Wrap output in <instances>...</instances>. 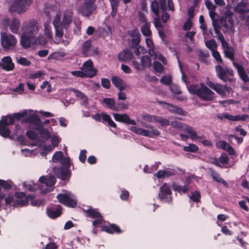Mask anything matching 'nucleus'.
Segmentation results:
<instances>
[{
	"label": "nucleus",
	"instance_id": "nucleus-1",
	"mask_svg": "<svg viewBox=\"0 0 249 249\" xmlns=\"http://www.w3.org/2000/svg\"><path fill=\"white\" fill-rule=\"evenodd\" d=\"M39 30L37 22L35 20L25 21L22 26V34L20 43L24 48L30 47L37 42L35 36Z\"/></svg>",
	"mask_w": 249,
	"mask_h": 249
},
{
	"label": "nucleus",
	"instance_id": "nucleus-2",
	"mask_svg": "<svg viewBox=\"0 0 249 249\" xmlns=\"http://www.w3.org/2000/svg\"><path fill=\"white\" fill-rule=\"evenodd\" d=\"M55 178L52 175L42 176L39 178L41 187L34 183L33 181L24 182L23 183V186L30 192L35 191L37 189H40L41 190L42 193L46 194L53 191V186L55 184Z\"/></svg>",
	"mask_w": 249,
	"mask_h": 249
},
{
	"label": "nucleus",
	"instance_id": "nucleus-3",
	"mask_svg": "<svg viewBox=\"0 0 249 249\" xmlns=\"http://www.w3.org/2000/svg\"><path fill=\"white\" fill-rule=\"evenodd\" d=\"M189 93L197 95L203 101H211L214 99L215 93L204 83L187 86Z\"/></svg>",
	"mask_w": 249,
	"mask_h": 249
},
{
	"label": "nucleus",
	"instance_id": "nucleus-4",
	"mask_svg": "<svg viewBox=\"0 0 249 249\" xmlns=\"http://www.w3.org/2000/svg\"><path fill=\"white\" fill-rule=\"evenodd\" d=\"M145 127L147 129H145L136 126H132L129 129L136 134L151 138L160 135V132L152 125H145Z\"/></svg>",
	"mask_w": 249,
	"mask_h": 249
},
{
	"label": "nucleus",
	"instance_id": "nucleus-5",
	"mask_svg": "<svg viewBox=\"0 0 249 249\" xmlns=\"http://www.w3.org/2000/svg\"><path fill=\"white\" fill-rule=\"evenodd\" d=\"M32 2V0H14L10 6L11 12H17L20 14L27 10Z\"/></svg>",
	"mask_w": 249,
	"mask_h": 249
},
{
	"label": "nucleus",
	"instance_id": "nucleus-6",
	"mask_svg": "<svg viewBox=\"0 0 249 249\" xmlns=\"http://www.w3.org/2000/svg\"><path fill=\"white\" fill-rule=\"evenodd\" d=\"M0 41L2 47L5 50H13L17 43V40L13 35L4 32L0 34Z\"/></svg>",
	"mask_w": 249,
	"mask_h": 249
},
{
	"label": "nucleus",
	"instance_id": "nucleus-7",
	"mask_svg": "<svg viewBox=\"0 0 249 249\" xmlns=\"http://www.w3.org/2000/svg\"><path fill=\"white\" fill-rule=\"evenodd\" d=\"M64 193L58 194L56 197L58 201L66 206L74 207L77 204L75 196L71 192L63 191Z\"/></svg>",
	"mask_w": 249,
	"mask_h": 249
},
{
	"label": "nucleus",
	"instance_id": "nucleus-8",
	"mask_svg": "<svg viewBox=\"0 0 249 249\" xmlns=\"http://www.w3.org/2000/svg\"><path fill=\"white\" fill-rule=\"evenodd\" d=\"M14 123V120L12 116L2 117L0 120V135L5 138L9 137L10 130L7 126L13 124Z\"/></svg>",
	"mask_w": 249,
	"mask_h": 249
},
{
	"label": "nucleus",
	"instance_id": "nucleus-9",
	"mask_svg": "<svg viewBox=\"0 0 249 249\" xmlns=\"http://www.w3.org/2000/svg\"><path fill=\"white\" fill-rule=\"evenodd\" d=\"M182 131L187 133V134L182 133L179 134L181 139L183 141H186L189 138L191 139L192 141H196L201 138V137L197 135L196 131L191 126L186 124L184 125Z\"/></svg>",
	"mask_w": 249,
	"mask_h": 249
},
{
	"label": "nucleus",
	"instance_id": "nucleus-10",
	"mask_svg": "<svg viewBox=\"0 0 249 249\" xmlns=\"http://www.w3.org/2000/svg\"><path fill=\"white\" fill-rule=\"evenodd\" d=\"M215 71L217 76L223 81H231V79L228 77L229 75L233 76V71L231 69L228 67L223 68L220 65H217L215 67Z\"/></svg>",
	"mask_w": 249,
	"mask_h": 249
},
{
	"label": "nucleus",
	"instance_id": "nucleus-11",
	"mask_svg": "<svg viewBox=\"0 0 249 249\" xmlns=\"http://www.w3.org/2000/svg\"><path fill=\"white\" fill-rule=\"evenodd\" d=\"M159 3L160 9L162 11H165L167 9V7L168 9L174 11L175 10L174 5L172 0H159ZM169 18V15L164 12L161 16V19L163 22H165Z\"/></svg>",
	"mask_w": 249,
	"mask_h": 249
},
{
	"label": "nucleus",
	"instance_id": "nucleus-12",
	"mask_svg": "<svg viewBox=\"0 0 249 249\" xmlns=\"http://www.w3.org/2000/svg\"><path fill=\"white\" fill-rule=\"evenodd\" d=\"M81 52L86 56H90L98 53L97 48L91 46V41L88 40L82 45Z\"/></svg>",
	"mask_w": 249,
	"mask_h": 249
},
{
	"label": "nucleus",
	"instance_id": "nucleus-13",
	"mask_svg": "<svg viewBox=\"0 0 249 249\" xmlns=\"http://www.w3.org/2000/svg\"><path fill=\"white\" fill-rule=\"evenodd\" d=\"M82 70L86 77L92 78L97 74V70L93 68V64L91 59H89L82 65Z\"/></svg>",
	"mask_w": 249,
	"mask_h": 249
},
{
	"label": "nucleus",
	"instance_id": "nucleus-14",
	"mask_svg": "<svg viewBox=\"0 0 249 249\" xmlns=\"http://www.w3.org/2000/svg\"><path fill=\"white\" fill-rule=\"evenodd\" d=\"M172 194L170 187L167 183H164L160 188V192L159 193V198L165 202H171L172 201Z\"/></svg>",
	"mask_w": 249,
	"mask_h": 249
},
{
	"label": "nucleus",
	"instance_id": "nucleus-15",
	"mask_svg": "<svg viewBox=\"0 0 249 249\" xmlns=\"http://www.w3.org/2000/svg\"><path fill=\"white\" fill-rule=\"evenodd\" d=\"M2 25L5 27H9L10 31L13 33H17L20 27V21L18 18H14L10 21L9 18H5L2 21Z\"/></svg>",
	"mask_w": 249,
	"mask_h": 249
},
{
	"label": "nucleus",
	"instance_id": "nucleus-16",
	"mask_svg": "<svg viewBox=\"0 0 249 249\" xmlns=\"http://www.w3.org/2000/svg\"><path fill=\"white\" fill-rule=\"evenodd\" d=\"M132 64L137 71H143L146 68H148L151 66V60L149 57L145 55L141 58L140 64L136 61H133Z\"/></svg>",
	"mask_w": 249,
	"mask_h": 249
},
{
	"label": "nucleus",
	"instance_id": "nucleus-17",
	"mask_svg": "<svg viewBox=\"0 0 249 249\" xmlns=\"http://www.w3.org/2000/svg\"><path fill=\"white\" fill-rule=\"evenodd\" d=\"M22 122L34 124L36 126V129H38L41 124L38 116L36 114L32 113V110H28V113L22 120Z\"/></svg>",
	"mask_w": 249,
	"mask_h": 249
},
{
	"label": "nucleus",
	"instance_id": "nucleus-18",
	"mask_svg": "<svg viewBox=\"0 0 249 249\" xmlns=\"http://www.w3.org/2000/svg\"><path fill=\"white\" fill-rule=\"evenodd\" d=\"M206 85L211 89L215 91L222 97H225L226 93L229 92V89L226 86L219 84H214L211 81H207Z\"/></svg>",
	"mask_w": 249,
	"mask_h": 249
},
{
	"label": "nucleus",
	"instance_id": "nucleus-19",
	"mask_svg": "<svg viewBox=\"0 0 249 249\" xmlns=\"http://www.w3.org/2000/svg\"><path fill=\"white\" fill-rule=\"evenodd\" d=\"M93 2L91 1H90L89 3L85 1L84 6H81L78 8L79 13L83 16L89 17L95 9V6L92 4Z\"/></svg>",
	"mask_w": 249,
	"mask_h": 249
},
{
	"label": "nucleus",
	"instance_id": "nucleus-20",
	"mask_svg": "<svg viewBox=\"0 0 249 249\" xmlns=\"http://www.w3.org/2000/svg\"><path fill=\"white\" fill-rule=\"evenodd\" d=\"M0 64L1 69L7 71H11L15 68L14 63L12 62V58L9 56L3 57Z\"/></svg>",
	"mask_w": 249,
	"mask_h": 249
},
{
	"label": "nucleus",
	"instance_id": "nucleus-21",
	"mask_svg": "<svg viewBox=\"0 0 249 249\" xmlns=\"http://www.w3.org/2000/svg\"><path fill=\"white\" fill-rule=\"evenodd\" d=\"M44 34L46 38L48 39L51 43H54L55 44H59L60 41H55L53 40V32L50 23L46 22L44 24Z\"/></svg>",
	"mask_w": 249,
	"mask_h": 249
},
{
	"label": "nucleus",
	"instance_id": "nucleus-22",
	"mask_svg": "<svg viewBox=\"0 0 249 249\" xmlns=\"http://www.w3.org/2000/svg\"><path fill=\"white\" fill-rule=\"evenodd\" d=\"M113 116L116 121L133 125L136 124L135 121L130 119L129 116L126 114L113 113Z\"/></svg>",
	"mask_w": 249,
	"mask_h": 249
},
{
	"label": "nucleus",
	"instance_id": "nucleus-23",
	"mask_svg": "<svg viewBox=\"0 0 249 249\" xmlns=\"http://www.w3.org/2000/svg\"><path fill=\"white\" fill-rule=\"evenodd\" d=\"M235 12L240 14H245L249 12V7L248 3L244 0H241L238 3L235 8Z\"/></svg>",
	"mask_w": 249,
	"mask_h": 249
},
{
	"label": "nucleus",
	"instance_id": "nucleus-24",
	"mask_svg": "<svg viewBox=\"0 0 249 249\" xmlns=\"http://www.w3.org/2000/svg\"><path fill=\"white\" fill-rule=\"evenodd\" d=\"M72 13L70 11H66L63 15V20L61 23V26L65 29H67L72 22Z\"/></svg>",
	"mask_w": 249,
	"mask_h": 249
},
{
	"label": "nucleus",
	"instance_id": "nucleus-25",
	"mask_svg": "<svg viewBox=\"0 0 249 249\" xmlns=\"http://www.w3.org/2000/svg\"><path fill=\"white\" fill-rule=\"evenodd\" d=\"M176 170L174 169H169L168 170H159L156 173L154 174V176L157 178H168L172 176H174L176 173Z\"/></svg>",
	"mask_w": 249,
	"mask_h": 249
},
{
	"label": "nucleus",
	"instance_id": "nucleus-26",
	"mask_svg": "<svg viewBox=\"0 0 249 249\" xmlns=\"http://www.w3.org/2000/svg\"><path fill=\"white\" fill-rule=\"evenodd\" d=\"M158 104L160 105H166L165 108L168 109L169 111L178 114L179 115H184V111L183 110L180 108L178 107H175L173 106L171 104H170L169 103H167L166 102H163V101H158Z\"/></svg>",
	"mask_w": 249,
	"mask_h": 249
},
{
	"label": "nucleus",
	"instance_id": "nucleus-27",
	"mask_svg": "<svg viewBox=\"0 0 249 249\" xmlns=\"http://www.w3.org/2000/svg\"><path fill=\"white\" fill-rule=\"evenodd\" d=\"M128 35L132 37L131 39L132 46H138L141 40V35L139 31L137 30H133L129 31Z\"/></svg>",
	"mask_w": 249,
	"mask_h": 249
},
{
	"label": "nucleus",
	"instance_id": "nucleus-28",
	"mask_svg": "<svg viewBox=\"0 0 249 249\" xmlns=\"http://www.w3.org/2000/svg\"><path fill=\"white\" fill-rule=\"evenodd\" d=\"M133 55L131 51L124 49L120 52L118 56V59L122 61H127L133 58Z\"/></svg>",
	"mask_w": 249,
	"mask_h": 249
},
{
	"label": "nucleus",
	"instance_id": "nucleus-29",
	"mask_svg": "<svg viewBox=\"0 0 249 249\" xmlns=\"http://www.w3.org/2000/svg\"><path fill=\"white\" fill-rule=\"evenodd\" d=\"M102 103L106 104L108 108L115 111L120 110L119 105L117 106L115 101L113 98H106L103 100Z\"/></svg>",
	"mask_w": 249,
	"mask_h": 249
},
{
	"label": "nucleus",
	"instance_id": "nucleus-30",
	"mask_svg": "<svg viewBox=\"0 0 249 249\" xmlns=\"http://www.w3.org/2000/svg\"><path fill=\"white\" fill-rule=\"evenodd\" d=\"M71 91H73L75 93V96L77 98H78L79 100L81 101V104L85 106H88L89 102L88 98L87 96H86L83 93L81 92L80 90H78L74 89H71Z\"/></svg>",
	"mask_w": 249,
	"mask_h": 249
},
{
	"label": "nucleus",
	"instance_id": "nucleus-31",
	"mask_svg": "<svg viewBox=\"0 0 249 249\" xmlns=\"http://www.w3.org/2000/svg\"><path fill=\"white\" fill-rule=\"evenodd\" d=\"M111 81L113 84L118 88L120 90H123L125 89L126 85L125 83L120 77L113 76L111 78Z\"/></svg>",
	"mask_w": 249,
	"mask_h": 249
},
{
	"label": "nucleus",
	"instance_id": "nucleus-32",
	"mask_svg": "<svg viewBox=\"0 0 249 249\" xmlns=\"http://www.w3.org/2000/svg\"><path fill=\"white\" fill-rule=\"evenodd\" d=\"M62 207L60 205L56 206L55 210L48 209L47 214L51 218H55L58 217L61 213Z\"/></svg>",
	"mask_w": 249,
	"mask_h": 249
},
{
	"label": "nucleus",
	"instance_id": "nucleus-33",
	"mask_svg": "<svg viewBox=\"0 0 249 249\" xmlns=\"http://www.w3.org/2000/svg\"><path fill=\"white\" fill-rule=\"evenodd\" d=\"M224 118L229 120L230 121H244L249 117V115L247 114H243L241 116L236 115L233 116L227 113H224Z\"/></svg>",
	"mask_w": 249,
	"mask_h": 249
},
{
	"label": "nucleus",
	"instance_id": "nucleus-34",
	"mask_svg": "<svg viewBox=\"0 0 249 249\" xmlns=\"http://www.w3.org/2000/svg\"><path fill=\"white\" fill-rule=\"evenodd\" d=\"M225 56L231 60H233L234 58V49L232 47H230L228 44H226L225 45L222 46Z\"/></svg>",
	"mask_w": 249,
	"mask_h": 249
},
{
	"label": "nucleus",
	"instance_id": "nucleus-35",
	"mask_svg": "<svg viewBox=\"0 0 249 249\" xmlns=\"http://www.w3.org/2000/svg\"><path fill=\"white\" fill-rule=\"evenodd\" d=\"M172 187L174 191L178 192L180 194L186 193L189 191V188L187 186H181L176 183H173L172 184Z\"/></svg>",
	"mask_w": 249,
	"mask_h": 249
},
{
	"label": "nucleus",
	"instance_id": "nucleus-36",
	"mask_svg": "<svg viewBox=\"0 0 249 249\" xmlns=\"http://www.w3.org/2000/svg\"><path fill=\"white\" fill-rule=\"evenodd\" d=\"M236 68H237L239 75L240 78L244 81L247 82L249 81V77L246 74L244 68L238 64H235Z\"/></svg>",
	"mask_w": 249,
	"mask_h": 249
},
{
	"label": "nucleus",
	"instance_id": "nucleus-37",
	"mask_svg": "<svg viewBox=\"0 0 249 249\" xmlns=\"http://www.w3.org/2000/svg\"><path fill=\"white\" fill-rule=\"evenodd\" d=\"M103 228L104 231L109 233L121 232V231L119 227L115 224H111L109 226H104Z\"/></svg>",
	"mask_w": 249,
	"mask_h": 249
},
{
	"label": "nucleus",
	"instance_id": "nucleus-38",
	"mask_svg": "<svg viewBox=\"0 0 249 249\" xmlns=\"http://www.w3.org/2000/svg\"><path fill=\"white\" fill-rule=\"evenodd\" d=\"M151 26L150 23H146L143 24L141 27V31L142 34L146 37H149L151 36L152 32L150 29Z\"/></svg>",
	"mask_w": 249,
	"mask_h": 249
},
{
	"label": "nucleus",
	"instance_id": "nucleus-39",
	"mask_svg": "<svg viewBox=\"0 0 249 249\" xmlns=\"http://www.w3.org/2000/svg\"><path fill=\"white\" fill-rule=\"evenodd\" d=\"M54 171L58 178H61L63 180H65L67 178V170L63 168H55Z\"/></svg>",
	"mask_w": 249,
	"mask_h": 249
},
{
	"label": "nucleus",
	"instance_id": "nucleus-40",
	"mask_svg": "<svg viewBox=\"0 0 249 249\" xmlns=\"http://www.w3.org/2000/svg\"><path fill=\"white\" fill-rule=\"evenodd\" d=\"M87 216L88 217L95 218L97 217H101V214L95 209H89L85 211Z\"/></svg>",
	"mask_w": 249,
	"mask_h": 249
},
{
	"label": "nucleus",
	"instance_id": "nucleus-41",
	"mask_svg": "<svg viewBox=\"0 0 249 249\" xmlns=\"http://www.w3.org/2000/svg\"><path fill=\"white\" fill-rule=\"evenodd\" d=\"M102 122L107 123L110 126L114 128L116 127V124L112 120L110 116L108 114L104 113Z\"/></svg>",
	"mask_w": 249,
	"mask_h": 249
},
{
	"label": "nucleus",
	"instance_id": "nucleus-42",
	"mask_svg": "<svg viewBox=\"0 0 249 249\" xmlns=\"http://www.w3.org/2000/svg\"><path fill=\"white\" fill-rule=\"evenodd\" d=\"M209 171L211 176L212 177L213 180L218 182H221L223 183H226L225 180L220 178L219 175L215 172L211 168L209 169Z\"/></svg>",
	"mask_w": 249,
	"mask_h": 249
},
{
	"label": "nucleus",
	"instance_id": "nucleus-43",
	"mask_svg": "<svg viewBox=\"0 0 249 249\" xmlns=\"http://www.w3.org/2000/svg\"><path fill=\"white\" fill-rule=\"evenodd\" d=\"M145 43L147 47L148 48V53L151 56H152L153 53H154V45L153 41L151 39L146 38L145 39Z\"/></svg>",
	"mask_w": 249,
	"mask_h": 249
},
{
	"label": "nucleus",
	"instance_id": "nucleus-44",
	"mask_svg": "<svg viewBox=\"0 0 249 249\" xmlns=\"http://www.w3.org/2000/svg\"><path fill=\"white\" fill-rule=\"evenodd\" d=\"M65 55H66L65 53L62 52V51H59V52L52 53L49 56V58H51L58 60L61 59Z\"/></svg>",
	"mask_w": 249,
	"mask_h": 249
},
{
	"label": "nucleus",
	"instance_id": "nucleus-45",
	"mask_svg": "<svg viewBox=\"0 0 249 249\" xmlns=\"http://www.w3.org/2000/svg\"><path fill=\"white\" fill-rule=\"evenodd\" d=\"M151 9L156 16H159V5L157 0H154L151 4Z\"/></svg>",
	"mask_w": 249,
	"mask_h": 249
},
{
	"label": "nucleus",
	"instance_id": "nucleus-46",
	"mask_svg": "<svg viewBox=\"0 0 249 249\" xmlns=\"http://www.w3.org/2000/svg\"><path fill=\"white\" fill-rule=\"evenodd\" d=\"M156 123H159L161 126H167L170 124L169 121L160 116H157L156 120Z\"/></svg>",
	"mask_w": 249,
	"mask_h": 249
},
{
	"label": "nucleus",
	"instance_id": "nucleus-47",
	"mask_svg": "<svg viewBox=\"0 0 249 249\" xmlns=\"http://www.w3.org/2000/svg\"><path fill=\"white\" fill-rule=\"evenodd\" d=\"M170 124L173 128L179 129V130L181 131H182L183 128H184V125H185V124L177 121H172Z\"/></svg>",
	"mask_w": 249,
	"mask_h": 249
},
{
	"label": "nucleus",
	"instance_id": "nucleus-48",
	"mask_svg": "<svg viewBox=\"0 0 249 249\" xmlns=\"http://www.w3.org/2000/svg\"><path fill=\"white\" fill-rule=\"evenodd\" d=\"M205 44L207 47L212 52L215 50L217 48L216 43L214 40L207 41L205 42Z\"/></svg>",
	"mask_w": 249,
	"mask_h": 249
},
{
	"label": "nucleus",
	"instance_id": "nucleus-49",
	"mask_svg": "<svg viewBox=\"0 0 249 249\" xmlns=\"http://www.w3.org/2000/svg\"><path fill=\"white\" fill-rule=\"evenodd\" d=\"M16 60L18 63L23 66H29L31 62L25 57H16Z\"/></svg>",
	"mask_w": 249,
	"mask_h": 249
},
{
	"label": "nucleus",
	"instance_id": "nucleus-50",
	"mask_svg": "<svg viewBox=\"0 0 249 249\" xmlns=\"http://www.w3.org/2000/svg\"><path fill=\"white\" fill-rule=\"evenodd\" d=\"M198 149L197 146L194 144H189L188 146H185L183 147V150L186 152H196Z\"/></svg>",
	"mask_w": 249,
	"mask_h": 249
},
{
	"label": "nucleus",
	"instance_id": "nucleus-51",
	"mask_svg": "<svg viewBox=\"0 0 249 249\" xmlns=\"http://www.w3.org/2000/svg\"><path fill=\"white\" fill-rule=\"evenodd\" d=\"M45 75V73L41 71H37L34 73L30 74L29 78L32 79L36 78L41 79L43 76ZM40 80L41 79H39Z\"/></svg>",
	"mask_w": 249,
	"mask_h": 249
},
{
	"label": "nucleus",
	"instance_id": "nucleus-52",
	"mask_svg": "<svg viewBox=\"0 0 249 249\" xmlns=\"http://www.w3.org/2000/svg\"><path fill=\"white\" fill-rule=\"evenodd\" d=\"M233 139H235L238 144L241 143L243 141V138L239 137L234 135L231 134L228 136V140L230 143H233Z\"/></svg>",
	"mask_w": 249,
	"mask_h": 249
},
{
	"label": "nucleus",
	"instance_id": "nucleus-53",
	"mask_svg": "<svg viewBox=\"0 0 249 249\" xmlns=\"http://www.w3.org/2000/svg\"><path fill=\"white\" fill-rule=\"evenodd\" d=\"M61 23L60 14H56L53 20V25L54 27L56 28L57 27H60V26H61Z\"/></svg>",
	"mask_w": 249,
	"mask_h": 249
},
{
	"label": "nucleus",
	"instance_id": "nucleus-54",
	"mask_svg": "<svg viewBox=\"0 0 249 249\" xmlns=\"http://www.w3.org/2000/svg\"><path fill=\"white\" fill-rule=\"evenodd\" d=\"M153 66L154 70L158 72L161 73L163 71V67L162 65L157 61H154L153 63Z\"/></svg>",
	"mask_w": 249,
	"mask_h": 249
},
{
	"label": "nucleus",
	"instance_id": "nucleus-55",
	"mask_svg": "<svg viewBox=\"0 0 249 249\" xmlns=\"http://www.w3.org/2000/svg\"><path fill=\"white\" fill-rule=\"evenodd\" d=\"M63 156V153L61 151L56 152L53 155L52 160L54 162L60 161L62 156Z\"/></svg>",
	"mask_w": 249,
	"mask_h": 249
},
{
	"label": "nucleus",
	"instance_id": "nucleus-56",
	"mask_svg": "<svg viewBox=\"0 0 249 249\" xmlns=\"http://www.w3.org/2000/svg\"><path fill=\"white\" fill-rule=\"evenodd\" d=\"M27 113L28 110H24L21 112L15 113L12 117L14 118V120H15V119H17V120H20L22 118L24 119Z\"/></svg>",
	"mask_w": 249,
	"mask_h": 249
},
{
	"label": "nucleus",
	"instance_id": "nucleus-57",
	"mask_svg": "<svg viewBox=\"0 0 249 249\" xmlns=\"http://www.w3.org/2000/svg\"><path fill=\"white\" fill-rule=\"evenodd\" d=\"M160 82L162 84L169 85L172 82V77L170 75L164 76L160 79Z\"/></svg>",
	"mask_w": 249,
	"mask_h": 249
},
{
	"label": "nucleus",
	"instance_id": "nucleus-58",
	"mask_svg": "<svg viewBox=\"0 0 249 249\" xmlns=\"http://www.w3.org/2000/svg\"><path fill=\"white\" fill-rule=\"evenodd\" d=\"M200 193L197 191L193 192L192 193V195L190 196V199L195 202H199L200 200Z\"/></svg>",
	"mask_w": 249,
	"mask_h": 249
},
{
	"label": "nucleus",
	"instance_id": "nucleus-59",
	"mask_svg": "<svg viewBox=\"0 0 249 249\" xmlns=\"http://www.w3.org/2000/svg\"><path fill=\"white\" fill-rule=\"evenodd\" d=\"M157 116L145 114L142 116V119L148 122H156Z\"/></svg>",
	"mask_w": 249,
	"mask_h": 249
},
{
	"label": "nucleus",
	"instance_id": "nucleus-60",
	"mask_svg": "<svg viewBox=\"0 0 249 249\" xmlns=\"http://www.w3.org/2000/svg\"><path fill=\"white\" fill-rule=\"evenodd\" d=\"M55 28V40L56 39H61L63 36V30L62 29L60 28L59 27H57Z\"/></svg>",
	"mask_w": 249,
	"mask_h": 249
},
{
	"label": "nucleus",
	"instance_id": "nucleus-61",
	"mask_svg": "<svg viewBox=\"0 0 249 249\" xmlns=\"http://www.w3.org/2000/svg\"><path fill=\"white\" fill-rule=\"evenodd\" d=\"M170 89L171 91L175 94H181V91L179 89V87L175 84H172L170 87Z\"/></svg>",
	"mask_w": 249,
	"mask_h": 249
},
{
	"label": "nucleus",
	"instance_id": "nucleus-62",
	"mask_svg": "<svg viewBox=\"0 0 249 249\" xmlns=\"http://www.w3.org/2000/svg\"><path fill=\"white\" fill-rule=\"evenodd\" d=\"M46 88H47V91L48 92H50L52 90L51 84L47 81H44L41 85L40 88L42 89H44Z\"/></svg>",
	"mask_w": 249,
	"mask_h": 249
},
{
	"label": "nucleus",
	"instance_id": "nucleus-63",
	"mask_svg": "<svg viewBox=\"0 0 249 249\" xmlns=\"http://www.w3.org/2000/svg\"><path fill=\"white\" fill-rule=\"evenodd\" d=\"M28 203V199L24 198L21 200H16L14 203V206H23L26 205Z\"/></svg>",
	"mask_w": 249,
	"mask_h": 249
},
{
	"label": "nucleus",
	"instance_id": "nucleus-64",
	"mask_svg": "<svg viewBox=\"0 0 249 249\" xmlns=\"http://www.w3.org/2000/svg\"><path fill=\"white\" fill-rule=\"evenodd\" d=\"M152 56L154 57V59H158L159 60L161 61L164 64H166L167 62L165 57L161 54H157L154 52V53H153Z\"/></svg>",
	"mask_w": 249,
	"mask_h": 249
}]
</instances>
